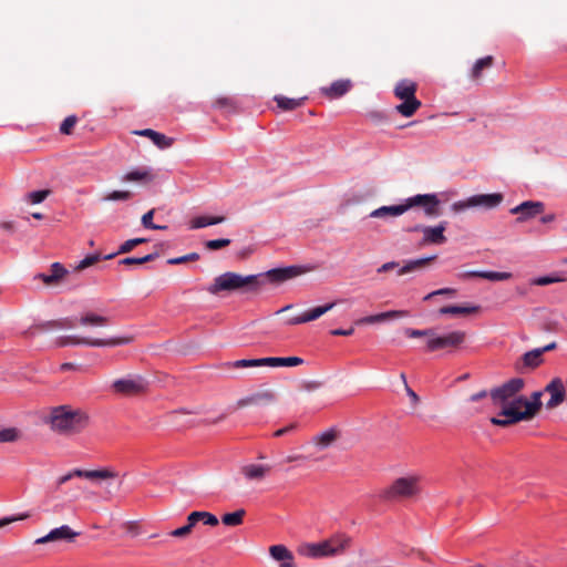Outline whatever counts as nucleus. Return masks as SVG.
Returning <instances> with one entry per match:
<instances>
[{"label":"nucleus","instance_id":"1","mask_svg":"<svg viewBox=\"0 0 567 567\" xmlns=\"http://www.w3.org/2000/svg\"><path fill=\"white\" fill-rule=\"evenodd\" d=\"M309 270L310 268L307 267L290 266L248 276L228 271L216 277L207 290L213 295L220 291L234 290L255 291L265 284L266 279L271 284L279 285L288 279L306 274Z\"/></svg>","mask_w":567,"mask_h":567},{"label":"nucleus","instance_id":"2","mask_svg":"<svg viewBox=\"0 0 567 567\" xmlns=\"http://www.w3.org/2000/svg\"><path fill=\"white\" fill-rule=\"evenodd\" d=\"M49 424L52 431L70 436L81 433L87 426L89 416L81 410L61 405L52 409Z\"/></svg>","mask_w":567,"mask_h":567},{"label":"nucleus","instance_id":"3","mask_svg":"<svg viewBox=\"0 0 567 567\" xmlns=\"http://www.w3.org/2000/svg\"><path fill=\"white\" fill-rule=\"evenodd\" d=\"M352 538L344 533H336L318 543H306L299 547V554L312 558H328L343 555L351 546Z\"/></svg>","mask_w":567,"mask_h":567},{"label":"nucleus","instance_id":"4","mask_svg":"<svg viewBox=\"0 0 567 567\" xmlns=\"http://www.w3.org/2000/svg\"><path fill=\"white\" fill-rule=\"evenodd\" d=\"M504 197L501 193L477 194L466 199L454 202L450 209L454 214H461L470 208L494 209L498 207Z\"/></svg>","mask_w":567,"mask_h":567},{"label":"nucleus","instance_id":"5","mask_svg":"<svg viewBox=\"0 0 567 567\" xmlns=\"http://www.w3.org/2000/svg\"><path fill=\"white\" fill-rule=\"evenodd\" d=\"M133 341V338L130 336L123 337H114L110 339H90V338H81L78 336H65L62 337L59 341L60 346H86V347H116L128 344Z\"/></svg>","mask_w":567,"mask_h":567},{"label":"nucleus","instance_id":"6","mask_svg":"<svg viewBox=\"0 0 567 567\" xmlns=\"http://www.w3.org/2000/svg\"><path fill=\"white\" fill-rule=\"evenodd\" d=\"M524 388V380L520 378L511 379L498 388L491 391V399L495 405L504 408L514 400Z\"/></svg>","mask_w":567,"mask_h":567},{"label":"nucleus","instance_id":"7","mask_svg":"<svg viewBox=\"0 0 567 567\" xmlns=\"http://www.w3.org/2000/svg\"><path fill=\"white\" fill-rule=\"evenodd\" d=\"M148 382L140 374H130L115 380L111 388L122 395H136L146 391Z\"/></svg>","mask_w":567,"mask_h":567},{"label":"nucleus","instance_id":"8","mask_svg":"<svg viewBox=\"0 0 567 567\" xmlns=\"http://www.w3.org/2000/svg\"><path fill=\"white\" fill-rule=\"evenodd\" d=\"M419 492V477L406 476L395 480L391 486H389L383 496L388 499L398 497H410Z\"/></svg>","mask_w":567,"mask_h":567},{"label":"nucleus","instance_id":"9","mask_svg":"<svg viewBox=\"0 0 567 567\" xmlns=\"http://www.w3.org/2000/svg\"><path fill=\"white\" fill-rule=\"evenodd\" d=\"M445 230V221H442L436 226L415 225L409 229V231L422 233V239L419 243V247L445 244L447 240L446 236L444 235Z\"/></svg>","mask_w":567,"mask_h":567},{"label":"nucleus","instance_id":"10","mask_svg":"<svg viewBox=\"0 0 567 567\" xmlns=\"http://www.w3.org/2000/svg\"><path fill=\"white\" fill-rule=\"evenodd\" d=\"M465 340L464 331H452L445 336H436L434 332L432 338L427 339L426 347L429 351H435L444 348L458 347Z\"/></svg>","mask_w":567,"mask_h":567},{"label":"nucleus","instance_id":"11","mask_svg":"<svg viewBox=\"0 0 567 567\" xmlns=\"http://www.w3.org/2000/svg\"><path fill=\"white\" fill-rule=\"evenodd\" d=\"M545 210V204L538 200H526L519 205L513 207L509 213L517 215V223H525L543 214Z\"/></svg>","mask_w":567,"mask_h":567},{"label":"nucleus","instance_id":"12","mask_svg":"<svg viewBox=\"0 0 567 567\" xmlns=\"http://www.w3.org/2000/svg\"><path fill=\"white\" fill-rule=\"evenodd\" d=\"M549 394V400L545 406L547 410L558 408L566 399V385L560 378H554L544 389Z\"/></svg>","mask_w":567,"mask_h":567},{"label":"nucleus","instance_id":"13","mask_svg":"<svg viewBox=\"0 0 567 567\" xmlns=\"http://www.w3.org/2000/svg\"><path fill=\"white\" fill-rule=\"evenodd\" d=\"M435 258H436V256H431V257L410 260L402 267H399L400 265L396 261H389V262H385L382 266H380L377 271L380 274V272H386L389 270L399 268L398 275L403 276V275L422 269L424 266H426L430 261L434 260Z\"/></svg>","mask_w":567,"mask_h":567},{"label":"nucleus","instance_id":"14","mask_svg":"<svg viewBox=\"0 0 567 567\" xmlns=\"http://www.w3.org/2000/svg\"><path fill=\"white\" fill-rule=\"evenodd\" d=\"M408 205H410V208L414 206H422L425 215L430 217H436L440 215V199L435 194L415 195L408 198Z\"/></svg>","mask_w":567,"mask_h":567},{"label":"nucleus","instance_id":"15","mask_svg":"<svg viewBox=\"0 0 567 567\" xmlns=\"http://www.w3.org/2000/svg\"><path fill=\"white\" fill-rule=\"evenodd\" d=\"M336 305L337 302H329L323 306L315 307L310 310L305 311L300 316L291 317L290 319H288L287 324L296 326L317 320L318 318L333 309Z\"/></svg>","mask_w":567,"mask_h":567},{"label":"nucleus","instance_id":"16","mask_svg":"<svg viewBox=\"0 0 567 567\" xmlns=\"http://www.w3.org/2000/svg\"><path fill=\"white\" fill-rule=\"evenodd\" d=\"M78 535H79V533L72 530L70 526L62 525L60 527H56V528L50 530L47 535H44L40 538H37L35 544L42 545V544L59 542V540L72 542Z\"/></svg>","mask_w":567,"mask_h":567},{"label":"nucleus","instance_id":"17","mask_svg":"<svg viewBox=\"0 0 567 567\" xmlns=\"http://www.w3.org/2000/svg\"><path fill=\"white\" fill-rule=\"evenodd\" d=\"M275 399L276 395L272 391L264 390L238 400L236 406L237 409H241L248 405H267L272 403Z\"/></svg>","mask_w":567,"mask_h":567},{"label":"nucleus","instance_id":"18","mask_svg":"<svg viewBox=\"0 0 567 567\" xmlns=\"http://www.w3.org/2000/svg\"><path fill=\"white\" fill-rule=\"evenodd\" d=\"M408 316H409V311H406V310H390V311L360 318L354 323L357 326L377 324V323L385 322L388 320L399 319V318H403V317H408Z\"/></svg>","mask_w":567,"mask_h":567},{"label":"nucleus","instance_id":"19","mask_svg":"<svg viewBox=\"0 0 567 567\" xmlns=\"http://www.w3.org/2000/svg\"><path fill=\"white\" fill-rule=\"evenodd\" d=\"M270 556L280 563L279 567H297L293 554L285 545H274L269 547Z\"/></svg>","mask_w":567,"mask_h":567},{"label":"nucleus","instance_id":"20","mask_svg":"<svg viewBox=\"0 0 567 567\" xmlns=\"http://www.w3.org/2000/svg\"><path fill=\"white\" fill-rule=\"evenodd\" d=\"M133 134L148 137L157 147L162 150L171 147L174 143V138L158 133L152 128L134 131Z\"/></svg>","mask_w":567,"mask_h":567},{"label":"nucleus","instance_id":"21","mask_svg":"<svg viewBox=\"0 0 567 567\" xmlns=\"http://www.w3.org/2000/svg\"><path fill=\"white\" fill-rule=\"evenodd\" d=\"M154 175L150 168H135L125 173L121 181L124 183L148 184L153 182Z\"/></svg>","mask_w":567,"mask_h":567},{"label":"nucleus","instance_id":"22","mask_svg":"<svg viewBox=\"0 0 567 567\" xmlns=\"http://www.w3.org/2000/svg\"><path fill=\"white\" fill-rule=\"evenodd\" d=\"M410 209V205H408V199L404 204L394 205V206H382L370 213V217L372 218H386V217H396L404 214Z\"/></svg>","mask_w":567,"mask_h":567},{"label":"nucleus","instance_id":"23","mask_svg":"<svg viewBox=\"0 0 567 567\" xmlns=\"http://www.w3.org/2000/svg\"><path fill=\"white\" fill-rule=\"evenodd\" d=\"M340 436V432L334 429H328L313 436L312 443L320 450H324L333 445Z\"/></svg>","mask_w":567,"mask_h":567},{"label":"nucleus","instance_id":"24","mask_svg":"<svg viewBox=\"0 0 567 567\" xmlns=\"http://www.w3.org/2000/svg\"><path fill=\"white\" fill-rule=\"evenodd\" d=\"M269 465L247 464L241 467L243 475L249 481H261L270 472Z\"/></svg>","mask_w":567,"mask_h":567},{"label":"nucleus","instance_id":"25","mask_svg":"<svg viewBox=\"0 0 567 567\" xmlns=\"http://www.w3.org/2000/svg\"><path fill=\"white\" fill-rule=\"evenodd\" d=\"M68 274V270L59 262H54L51 265L50 274H40L38 277L48 286H53L59 284L64 276Z\"/></svg>","mask_w":567,"mask_h":567},{"label":"nucleus","instance_id":"26","mask_svg":"<svg viewBox=\"0 0 567 567\" xmlns=\"http://www.w3.org/2000/svg\"><path fill=\"white\" fill-rule=\"evenodd\" d=\"M501 415L504 416V417L503 419H501V417H492L491 422L494 425L508 426L511 424H515V423L520 422V421H527L523 413H515L511 409L509 410H505L504 408H502Z\"/></svg>","mask_w":567,"mask_h":567},{"label":"nucleus","instance_id":"27","mask_svg":"<svg viewBox=\"0 0 567 567\" xmlns=\"http://www.w3.org/2000/svg\"><path fill=\"white\" fill-rule=\"evenodd\" d=\"M416 84L410 80L400 81L394 87V94L400 100L415 97Z\"/></svg>","mask_w":567,"mask_h":567},{"label":"nucleus","instance_id":"28","mask_svg":"<svg viewBox=\"0 0 567 567\" xmlns=\"http://www.w3.org/2000/svg\"><path fill=\"white\" fill-rule=\"evenodd\" d=\"M494 63V58L492 55H487L485 58L478 59L470 72V78L475 83H478L482 78V73L484 70L492 68Z\"/></svg>","mask_w":567,"mask_h":567},{"label":"nucleus","instance_id":"29","mask_svg":"<svg viewBox=\"0 0 567 567\" xmlns=\"http://www.w3.org/2000/svg\"><path fill=\"white\" fill-rule=\"evenodd\" d=\"M542 391L533 392L530 395V400H527V404H525L526 411L523 413L525 419L532 420L542 408Z\"/></svg>","mask_w":567,"mask_h":567},{"label":"nucleus","instance_id":"30","mask_svg":"<svg viewBox=\"0 0 567 567\" xmlns=\"http://www.w3.org/2000/svg\"><path fill=\"white\" fill-rule=\"evenodd\" d=\"M350 81L349 80H340L333 82L329 87L322 89L323 94L333 99L339 97L346 94L350 89Z\"/></svg>","mask_w":567,"mask_h":567},{"label":"nucleus","instance_id":"31","mask_svg":"<svg viewBox=\"0 0 567 567\" xmlns=\"http://www.w3.org/2000/svg\"><path fill=\"white\" fill-rule=\"evenodd\" d=\"M22 436V431L16 426H0V444L17 443Z\"/></svg>","mask_w":567,"mask_h":567},{"label":"nucleus","instance_id":"32","mask_svg":"<svg viewBox=\"0 0 567 567\" xmlns=\"http://www.w3.org/2000/svg\"><path fill=\"white\" fill-rule=\"evenodd\" d=\"M224 216H197L190 220L189 228L190 229H199L212 225L221 224L225 221Z\"/></svg>","mask_w":567,"mask_h":567},{"label":"nucleus","instance_id":"33","mask_svg":"<svg viewBox=\"0 0 567 567\" xmlns=\"http://www.w3.org/2000/svg\"><path fill=\"white\" fill-rule=\"evenodd\" d=\"M421 107V102L416 99L402 100V103L395 106V111L405 117L412 116Z\"/></svg>","mask_w":567,"mask_h":567},{"label":"nucleus","instance_id":"34","mask_svg":"<svg viewBox=\"0 0 567 567\" xmlns=\"http://www.w3.org/2000/svg\"><path fill=\"white\" fill-rule=\"evenodd\" d=\"M480 310L478 306H446L442 307L439 312L441 315L466 316L475 313Z\"/></svg>","mask_w":567,"mask_h":567},{"label":"nucleus","instance_id":"35","mask_svg":"<svg viewBox=\"0 0 567 567\" xmlns=\"http://www.w3.org/2000/svg\"><path fill=\"white\" fill-rule=\"evenodd\" d=\"M302 363L303 360L299 357L266 358L267 367H296Z\"/></svg>","mask_w":567,"mask_h":567},{"label":"nucleus","instance_id":"36","mask_svg":"<svg viewBox=\"0 0 567 567\" xmlns=\"http://www.w3.org/2000/svg\"><path fill=\"white\" fill-rule=\"evenodd\" d=\"M275 102L277 103L278 107H280L284 111H291L295 110L303 104V101L306 97L301 99H289L284 95H276L274 97Z\"/></svg>","mask_w":567,"mask_h":567},{"label":"nucleus","instance_id":"37","mask_svg":"<svg viewBox=\"0 0 567 567\" xmlns=\"http://www.w3.org/2000/svg\"><path fill=\"white\" fill-rule=\"evenodd\" d=\"M246 515V511L240 508L233 513H227L223 515L221 522L226 526H239L244 522V517Z\"/></svg>","mask_w":567,"mask_h":567},{"label":"nucleus","instance_id":"38","mask_svg":"<svg viewBox=\"0 0 567 567\" xmlns=\"http://www.w3.org/2000/svg\"><path fill=\"white\" fill-rule=\"evenodd\" d=\"M81 326H105L107 323V318L103 316L95 315L93 312H87L83 315L79 320Z\"/></svg>","mask_w":567,"mask_h":567},{"label":"nucleus","instance_id":"39","mask_svg":"<svg viewBox=\"0 0 567 567\" xmlns=\"http://www.w3.org/2000/svg\"><path fill=\"white\" fill-rule=\"evenodd\" d=\"M116 477V473L110 468L86 471L84 478L87 480H110Z\"/></svg>","mask_w":567,"mask_h":567},{"label":"nucleus","instance_id":"40","mask_svg":"<svg viewBox=\"0 0 567 567\" xmlns=\"http://www.w3.org/2000/svg\"><path fill=\"white\" fill-rule=\"evenodd\" d=\"M523 362L528 368H536L543 362V358L540 351L538 349H534L532 351L526 352L523 355Z\"/></svg>","mask_w":567,"mask_h":567},{"label":"nucleus","instance_id":"41","mask_svg":"<svg viewBox=\"0 0 567 567\" xmlns=\"http://www.w3.org/2000/svg\"><path fill=\"white\" fill-rule=\"evenodd\" d=\"M51 194L50 189L34 190L25 194L24 200L28 204L37 205L42 203Z\"/></svg>","mask_w":567,"mask_h":567},{"label":"nucleus","instance_id":"42","mask_svg":"<svg viewBox=\"0 0 567 567\" xmlns=\"http://www.w3.org/2000/svg\"><path fill=\"white\" fill-rule=\"evenodd\" d=\"M234 368H258V367H267L266 358L261 359H241L230 363Z\"/></svg>","mask_w":567,"mask_h":567},{"label":"nucleus","instance_id":"43","mask_svg":"<svg viewBox=\"0 0 567 567\" xmlns=\"http://www.w3.org/2000/svg\"><path fill=\"white\" fill-rule=\"evenodd\" d=\"M478 275V278H483V279H487V280H491V281H504V280H508L512 278V274L511 272H505V271H483L482 270V274H477Z\"/></svg>","mask_w":567,"mask_h":567},{"label":"nucleus","instance_id":"44","mask_svg":"<svg viewBox=\"0 0 567 567\" xmlns=\"http://www.w3.org/2000/svg\"><path fill=\"white\" fill-rule=\"evenodd\" d=\"M525 404H527V399H525L523 395H517L508 404L504 405V409H511L515 413H524L526 411Z\"/></svg>","mask_w":567,"mask_h":567},{"label":"nucleus","instance_id":"45","mask_svg":"<svg viewBox=\"0 0 567 567\" xmlns=\"http://www.w3.org/2000/svg\"><path fill=\"white\" fill-rule=\"evenodd\" d=\"M195 513L196 516L194 518H197L198 522H203L205 525L216 526L219 523L218 518L209 512L198 511Z\"/></svg>","mask_w":567,"mask_h":567},{"label":"nucleus","instance_id":"46","mask_svg":"<svg viewBox=\"0 0 567 567\" xmlns=\"http://www.w3.org/2000/svg\"><path fill=\"white\" fill-rule=\"evenodd\" d=\"M157 257V254H150L144 257H127L122 259L120 262L122 265L132 266V265H142L147 261L154 260Z\"/></svg>","mask_w":567,"mask_h":567},{"label":"nucleus","instance_id":"47","mask_svg":"<svg viewBox=\"0 0 567 567\" xmlns=\"http://www.w3.org/2000/svg\"><path fill=\"white\" fill-rule=\"evenodd\" d=\"M132 197V193L128 190H113L104 197V200L107 202H116V200H127Z\"/></svg>","mask_w":567,"mask_h":567},{"label":"nucleus","instance_id":"48","mask_svg":"<svg viewBox=\"0 0 567 567\" xmlns=\"http://www.w3.org/2000/svg\"><path fill=\"white\" fill-rule=\"evenodd\" d=\"M146 239L145 238H134V239H128L126 240L125 243H123L118 250H117V254H126V252H130L135 246L140 245V244H143L145 243Z\"/></svg>","mask_w":567,"mask_h":567},{"label":"nucleus","instance_id":"49","mask_svg":"<svg viewBox=\"0 0 567 567\" xmlns=\"http://www.w3.org/2000/svg\"><path fill=\"white\" fill-rule=\"evenodd\" d=\"M565 279L558 276H543L533 279L532 284L536 286H547L556 282H561Z\"/></svg>","mask_w":567,"mask_h":567},{"label":"nucleus","instance_id":"50","mask_svg":"<svg viewBox=\"0 0 567 567\" xmlns=\"http://www.w3.org/2000/svg\"><path fill=\"white\" fill-rule=\"evenodd\" d=\"M404 333L406 337L409 338H421V337H426L427 339L432 338V334H433V330L431 329H426V330H416V329H411V328H408L404 330Z\"/></svg>","mask_w":567,"mask_h":567},{"label":"nucleus","instance_id":"51","mask_svg":"<svg viewBox=\"0 0 567 567\" xmlns=\"http://www.w3.org/2000/svg\"><path fill=\"white\" fill-rule=\"evenodd\" d=\"M76 122H78L76 116H74V115L68 116L62 122V124L60 126V132L63 134H70L72 132L74 125L76 124Z\"/></svg>","mask_w":567,"mask_h":567},{"label":"nucleus","instance_id":"52","mask_svg":"<svg viewBox=\"0 0 567 567\" xmlns=\"http://www.w3.org/2000/svg\"><path fill=\"white\" fill-rule=\"evenodd\" d=\"M230 244L229 239H213L205 243V246L209 250H217L224 248Z\"/></svg>","mask_w":567,"mask_h":567},{"label":"nucleus","instance_id":"53","mask_svg":"<svg viewBox=\"0 0 567 567\" xmlns=\"http://www.w3.org/2000/svg\"><path fill=\"white\" fill-rule=\"evenodd\" d=\"M154 209L148 210L142 216V225L145 228H157V225L153 223Z\"/></svg>","mask_w":567,"mask_h":567},{"label":"nucleus","instance_id":"54","mask_svg":"<svg viewBox=\"0 0 567 567\" xmlns=\"http://www.w3.org/2000/svg\"><path fill=\"white\" fill-rule=\"evenodd\" d=\"M99 260H100V255H97V254L87 256L83 260L80 261V264L78 265V269H80V270L85 269V268L94 265Z\"/></svg>","mask_w":567,"mask_h":567},{"label":"nucleus","instance_id":"55","mask_svg":"<svg viewBox=\"0 0 567 567\" xmlns=\"http://www.w3.org/2000/svg\"><path fill=\"white\" fill-rule=\"evenodd\" d=\"M455 289L453 288H442V289H439V290H435V291H432L430 292L429 295H426L424 297V300H429L431 299L432 297L434 296H440V295H446V296H451L453 297L455 295Z\"/></svg>","mask_w":567,"mask_h":567},{"label":"nucleus","instance_id":"56","mask_svg":"<svg viewBox=\"0 0 567 567\" xmlns=\"http://www.w3.org/2000/svg\"><path fill=\"white\" fill-rule=\"evenodd\" d=\"M28 517H29L28 514H21L19 516H11V517H4V518L0 519V528L6 527V526H8L9 524H11L13 522L25 519Z\"/></svg>","mask_w":567,"mask_h":567},{"label":"nucleus","instance_id":"57","mask_svg":"<svg viewBox=\"0 0 567 567\" xmlns=\"http://www.w3.org/2000/svg\"><path fill=\"white\" fill-rule=\"evenodd\" d=\"M189 533H190V532H189V527H185V526H183V527H179V528L174 529V530L171 533V535H172L173 537H185V536H187Z\"/></svg>","mask_w":567,"mask_h":567},{"label":"nucleus","instance_id":"58","mask_svg":"<svg viewBox=\"0 0 567 567\" xmlns=\"http://www.w3.org/2000/svg\"><path fill=\"white\" fill-rule=\"evenodd\" d=\"M405 391L409 398L411 399L412 404L417 405L420 402L417 394L409 385H406Z\"/></svg>","mask_w":567,"mask_h":567},{"label":"nucleus","instance_id":"59","mask_svg":"<svg viewBox=\"0 0 567 567\" xmlns=\"http://www.w3.org/2000/svg\"><path fill=\"white\" fill-rule=\"evenodd\" d=\"M231 104H233V101L226 96L219 97L215 102V106H217V107H225V106H229Z\"/></svg>","mask_w":567,"mask_h":567},{"label":"nucleus","instance_id":"60","mask_svg":"<svg viewBox=\"0 0 567 567\" xmlns=\"http://www.w3.org/2000/svg\"><path fill=\"white\" fill-rule=\"evenodd\" d=\"M0 228L3 229L4 231L13 233L14 231V223L10 221V220L1 221Z\"/></svg>","mask_w":567,"mask_h":567},{"label":"nucleus","instance_id":"61","mask_svg":"<svg viewBox=\"0 0 567 567\" xmlns=\"http://www.w3.org/2000/svg\"><path fill=\"white\" fill-rule=\"evenodd\" d=\"M194 516H196L195 512H192L187 516V524L185 525V527H189V532H192L193 527L198 523L197 518H194Z\"/></svg>","mask_w":567,"mask_h":567},{"label":"nucleus","instance_id":"62","mask_svg":"<svg viewBox=\"0 0 567 567\" xmlns=\"http://www.w3.org/2000/svg\"><path fill=\"white\" fill-rule=\"evenodd\" d=\"M353 328H350V329H336V330H332L331 333L333 336H351L353 333Z\"/></svg>","mask_w":567,"mask_h":567},{"label":"nucleus","instance_id":"63","mask_svg":"<svg viewBox=\"0 0 567 567\" xmlns=\"http://www.w3.org/2000/svg\"><path fill=\"white\" fill-rule=\"evenodd\" d=\"M477 274H482V270L464 271V272L458 274V277L461 279H466V278H470V277H478Z\"/></svg>","mask_w":567,"mask_h":567},{"label":"nucleus","instance_id":"64","mask_svg":"<svg viewBox=\"0 0 567 567\" xmlns=\"http://www.w3.org/2000/svg\"><path fill=\"white\" fill-rule=\"evenodd\" d=\"M486 395H487V392L485 390H483V391H480V392H477L475 394H472L470 396V401L476 402V401H480V400L486 398Z\"/></svg>","mask_w":567,"mask_h":567}]
</instances>
